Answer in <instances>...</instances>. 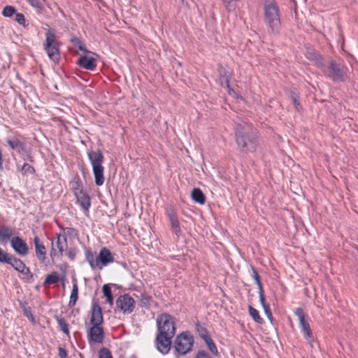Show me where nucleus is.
I'll return each mask as SVG.
<instances>
[{
	"mask_svg": "<svg viewBox=\"0 0 358 358\" xmlns=\"http://www.w3.org/2000/svg\"><path fill=\"white\" fill-rule=\"evenodd\" d=\"M235 141L238 149L245 153L255 152L259 146L257 129L247 122L238 123L234 127Z\"/></svg>",
	"mask_w": 358,
	"mask_h": 358,
	"instance_id": "obj_1",
	"label": "nucleus"
},
{
	"mask_svg": "<svg viewBox=\"0 0 358 358\" xmlns=\"http://www.w3.org/2000/svg\"><path fill=\"white\" fill-rule=\"evenodd\" d=\"M264 23L268 34L279 35L282 28L279 7L275 0H265L263 4Z\"/></svg>",
	"mask_w": 358,
	"mask_h": 358,
	"instance_id": "obj_2",
	"label": "nucleus"
},
{
	"mask_svg": "<svg viewBox=\"0 0 358 358\" xmlns=\"http://www.w3.org/2000/svg\"><path fill=\"white\" fill-rule=\"evenodd\" d=\"M85 256L86 261L89 263L92 270L96 268L101 270L108 264L114 262L112 253L106 248H101L99 255H96L90 249H86Z\"/></svg>",
	"mask_w": 358,
	"mask_h": 358,
	"instance_id": "obj_3",
	"label": "nucleus"
},
{
	"mask_svg": "<svg viewBox=\"0 0 358 358\" xmlns=\"http://www.w3.org/2000/svg\"><path fill=\"white\" fill-rule=\"evenodd\" d=\"M88 159L92 167L94 182L96 186H102L105 181L103 163L104 157L101 150L87 152Z\"/></svg>",
	"mask_w": 358,
	"mask_h": 358,
	"instance_id": "obj_4",
	"label": "nucleus"
},
{
	"mask_svg": "<svg viewBox=\"0 0 358 358\" xmlns=\"http://www.w3.org/2000/svg\"><path fill=\"white\" fill-rule=\"evenodd\" d=\"M319 66L324 76L333 82H344L348 77L347 68L344 65L337 63L335 60H331L327 65L320 62Z\"/></svg>",
	"mask_w": 358,
	"mask_h": 358,
	"instance_id": "obj_5",
	"label": "nucleus"
},
{
	"mask_svg": "<svg viewBox=\"0 0 358 358\" xmlns=\"http://www.w3.org/2000/svg\"><path fill=\"white\" fill-rule=\"evenodd\" d=\"M44 50L49 59L56 64L60 60L59 43L56 39L55 31L49 29L45 32V40L43 45Z\"/></svg>",
	"mask_w": 358,
	"mask_h": 358,
	"instance_id": "obj_6",
	"label": "nucleus"
},
{
	"mask_svg": "<svg viewBox=\"0 0 358 358\" xmlns=\"http://www.w3.org/2000/svg\"><path fill=\"white\" fill-rule=\"evenodd\" d=\"M157 334L174 336L176 334L175 322L172 316L168 313H162L157 318Z\"/></svg>",
	"mask_w": 358,
	"mask_h": 358,
	"instance_id": "obj_7",
	"label": "nucleus"
},
{
	"mask_svg": "<svg viewBox=\"0 0 358 358\" xmlns=\"http://www.w3.org/2000/svg\"><path fill=\"white\" fill-rule=\"evenodd\" d=\"M193 343V336L187 331L182 332L176 336L174 348L178 354L185 355L192 350Z\"/></svg>",
	"mask_w": 358,
	"mask_h": 358,
	"instance_id": "obj_8",
	"label": "nucleus"
},
{
	"mask_svg": "<svg viewBox=\"0 0 358 358\" xmlns=\"http://www.w3.org/2000/svg\"><path fill=\"white\" fill-rule=\"evenodd\" d=\"M294 314L298 317L299 325L301 329V332L303 335L304 338L313 348V344L314 343V337L310 324L306 320V314L303 308L300 307L296 308V310H294Z\"/></svg>",
	"mask_w": 358,
	"mask_h": 358,
	"instance_id": "obj_9",
	"label": "nucleus"
},
{
	"mask_svg": "<svg viewBox=\"0 0 358 358\" xmlns=\"http://www.w3.org/2000/svg\"><path fill=\"white\" fill-rule=\"evenodd\" d=\"M8 264L10 265L16 271L24 275L23 279L30 281L33 278V273L31 270L20 259L12 256Z\"/></svg>",
	"mask_w": 358,
	"mask_h": 358,
	"instance_id": "obj_10",
	"label": "nucleus"
},
{
	"mask_svg": "<svg viewBox=\"0 0 358 358\" xmlns=\"http://www.w3.org/2000/svg\"><path fill=\"white\" fill-rule=\"evenodd\" d=\"M134 299L127 294L120 295L116 301V306L124 314L131 313L135 308Z\"/></svg>",
	"mask_w": 358,
	"mask_h": 358,
	"instance_id": "obj_11",
	"label": "nucleus"
},
{
	"mask_svg": "<svg viewBox=\"0 0 358 358\" xmlns=\"http://www.w3.org/2000/svg\"><path fill=\"white\" fill-rule=\"evenodd\" d=\"M87 338L89 343L101 344L105 338L104 329L102 325L92 324L87 331Z\"/></svg>",
	"mask_w": 358,
	"mask_h": 358,
	"instance_id": "obj_12",
	"label": "nucleus"
},
{
	"mask_svg": "<svg viewBox=\"0 0 358 358\" xmlns=\"http://www.w3.org/2000/svg\"><path fill=\"white\" fill-rule=\"evenodd\" d=\"M74 195L83 211L85 213H88L91 207V197L88 193L84 189H78V187L74 189Z\"/></svg>",
	"mask_w": 358,
	"mask_h": 358,
	"instance_id": "obj_13",
	"label": "nucleus"
},
{
	"mask_svg": "<svg viewBox=\"0 0 358 358\" xmlns=\"http://www.w3.org/2000/svg\"><path fill=\"white\" fill-rule=\"evenodd\" d=\"M173 336L157 334L155 338L156 348L163 355L169 352L171 347V339Z\"/></svg>",
	"mask_w": 358,
	"mask_h": 358,
	"instance_id": "obj_14",
	"label": "nucleus"
},
{
	"mask_svg": "<svg viewBox=\"0 0 358 358\" xmlns=\"http://www.w3.org/2000/svg\"><path fill=\"white\" fill-rule=\"evenodd\" d=\"M10 245L13 250L22 257L26 256L29 252L27 243L20 236H14L10 240Z\"/></svg>",
	"mask_w": 358,
	"mask_h": 358,
	"instance_id": "obj_15",
	"label": "nucleus"
},
{
	"mask_svg": "<svg viewBox=\"0 0 358 358\" xmlns=\"http://www.w3.org/2000/svg\"><path fill=\"white\" fill-rule=\"evenodd\" d=\"M217 71L219 73L221 85L226 87L229 90V92H234L229 85V80L231 78L232 72L229 71L227 67L222 66V64L218 65Z\"/></svg>",
	"mask_w": 358,
	"mask_h": 358,
	"instance_id": "obj_16",
	"label": "nucleus"
},
{
	"mask_svg": "<svg viewBox=\"0 0 358 358\" xmlns=\"http://www.w3.org/2000/svg\"><path fill=\"white\" fill-rule=\"evenodd\" d=\"M103 322L101 308L98 302H94L92 307L90 323L92 324L102 325Z\"/></svg>",
	"mask_w": 358,
	"mask_h": 358,
	"instance_id": "obj_17",
	"label": "nucleus"
},
{
	"mask_svg": "<svg viewBox=\"0 0 358 358\" xmlns=\"http://www.w3.org/2000/svg\"><path fill=\"white\" fill-rule=\"evenodd\" d=\"M168 217L169 218L171 224V229L172 232L177 236L179 237L181 234V230L180 227L179 221L178 220L176 213L173 209H170L168 211Z\"/></svg>",
	"mask_w": 358,
	"mask_h": 358,
	"instance_id": "obj_18",
	"label": "nucleus"
},
{
	"mask_svg": "<svg viewBox=\"0 0 358 358\" xmlns=\"http://www.w3.org/2000/svg\"><path fill=\"white\" fill-rule=\"evenodd\" d=\"M33 241L35 246L36 255L39 261L43 262L46 259L45 247L41 243L38 236H35Z\"/></svg>",
	"mask_w": 358,
	"mask_h": 358,
	"instance_id": "obj_19",
	"label": "nucleus"
},
{
	"mask_svg": "<svg viewBox=\"0 0 358 358\" xmlns=\"http://www.w3.org/2000/svg\"><path fill=\"white\" fill-rule=\"evenodd\" d=\"M77 64L80 67L90 71L94 70L96 66V59L85 55L80 57Z\"/></svg>",
	"mask_w": 358,
	"mask_h": 358,
	"instance_id": "obj_20",
	"label": "nucleus"
},
{
	"mask_svg": "<svg viewBox=\"0 0 358 358\" xmlns=\"http://www.w3.org/2000/svg\"><path fill=\"white\" fill-rule=\"evenodd\" d=\"M6 143L12 150H15L19 154L25 151L24 143L20 141L17 137L6 139Z\"/></svg>",
	"mask_w": 358,
	"mask_h": 358,
	"instance_id": "obj_21",
	"label": "nucleus"
},
{
	"mask_svg": "<svg viewBox=\"0 0 358 358\" xmlns=\"http://www.w3.org/2000/svg\"><path fill=\"white\" fill-rule=\"evenodd\" d=\"M191 197L192 200L199 204H204L206 196L203 192L199 188H194L192 191Z\"/></svg>",
	"mask_w": 358,
	"mask_h": 358,
	"instance_id": "obj_22",
	"label": "nucleus"
},
{
	"mask_svg": "<svg viewBox=\"0 0 358 358\" xmlns=\"http://www.w3.org/2000/svg\"><path fill=\"white\" fill-rule=\"evenodd\" d=\"M13 234V230L7 225H2L0 228V241L10 239Z\"/></svg>",
	"mask_w": 358,
	"mask_h": 358,
	"instance_id": "obj_23",
	"label": "nucleus"
},
{
	"mask_svg": "<svg viewBox=\"0 0 358 358\" xmlns=\"http://www.w3.org/2000/svg\"><path fill=\"white\" fill-rule=\"evenodd\" d=\"M56 246L59 250V255H62L65 248L67 246V239L65 235L58 234L57 236Z\"/></svg>",
	"mask_w": 358,
	"mask_h": 358,
	"instance_id": "obj_24",
	"label": "nucleus"
},
{
	"mask_svg": "<svg viewBox=\"0 0 358 358\" xmlns=\"http://www.w3.org/2000/svg\"><path fill=\"white\" fill-rule=\"evenodd\" d=\"M78 298V287L76 282L73 284L72 290L70 296V299L69 301V306L70 308L73 307Z\"/></svg>",
	"mask_w": 358,
	"mask_h": 358,
	"instance_id": "obj_25",
	"label": "nucleus"
},
{
	"mask_svg": "<svg viewBox=\"0 0 358 358\" xmlns=\"http://www.w3.org/2000/svg\"><path fill=\"white\" fill-rule=\"evenodd\" d=\"M56 321L57 322V324L60 329V330L65 334L66 335L69 336L70 334L68 324L66 323L65 319L61 316H56L55 317Z\"/></svg>",
	"mask_w": 358,
	"mask_h": 358,
	"instance_id": "obj_26",
	"label": "nucleus"
},
{
	"mask_svg": "<svg viewBox=\"0 0 358 358\" xmlns=\"http://www.w3.org/2000/svg\"><path fill=\"white\" fill-rule=\"evenodd\" d=\"M151 301H152L151 296L148 295L146 293H142L140 296L139 306L141 308H149V306L150 305Z\"/></svg>",
	"mask_w": 358,
	"mask_h": 358,
	"instance_id": "obj_27",
	"label": "nucleus"
},
{
	"mask_svg": "<svg viewBox=\"0 0 358 358\" xmlns=\"http://www.w3.org/2000/svg\"><path fill=\"white\" fill-rule=\"evenodd\" d=\"M103 294L106 297L107 302L113 306V297L111 292V288L110 284H105L103 286Z\"/></svg>",
	"mask_w": 358,
	"mask_h": 358,
	"instance_id": "obj_28",
	"label": "nucleus"
},
{
	"mask_svg": "<svg viewBox=\"0 0 358 358\" xmlns=\"http://www.w3.org/2000/svg\"><path fill=\"white\" fill-rule=\"evenodd\" d=\"M248 310L250 315L252 317L255 322L260 324L264 323V320L260 317L259 311L257 309L250 306L248 307Z\"/></svg>",
	"mask_w": 358,
	"mask_h": 358,
	"instance_id": "obj_29",
	"label": "nucleus"
},
{
	"mask_svg": "<svg viewBox=\"0 0 358 358\" xmlns=\"http://www.w3.org/2000/svg\"><path fill=\"white\" fill-rule=\"evenodd\" d=\"M71 42L74 46L77 47L80 50L85 53H92V52L86 49L85 43L80 38L77 37H73L71 39Z\"/></svg>",
	"mask_w": 358,
	"mask_h": 358,
	"instance_id": "obj_30",
	"label": "nucleus"
},
{
	"mask_svg": "<svg viewBox=\"0 0 358 358\" xmlns=\"http://www.w3.org/2000/svg\"><path fill=\"white\" fill-rule=\"evenodd\" d=\"M17 10L13 6H6L2 10V15L5 17H10L15 13H16Z\"/></svg>",
	"mask_w": 358,
	"mask_h": 358,
	"instance_id": "obj_31",
	"label": "nucleus"
},
{
	"mask_svg": "<svg viewBox=\"0 0 358 358\" xmlns=\"http://www.w3.org/2000/svg\"><path fill=\"white\" fill-rule=\"evenodd\" d=\"M20 171L23 176L32 175L35 173L34 168L27 163H24L22 166Z\"/></svg>",
	"mask_w": 358,
	"mask_h": 358,
	"instance_id": "obj_32",
	"label": "nucleus"
},
{
	"mask_svg": "<svg viewBox=\"0 0 358 358\" xmlns=\"http://www.w3.org/2000/svg\"><path fill=\"white\" fill-rule=\"evenodd\" d=\"M59 282V277L56 273H52L50 275H48L45 281H44V285H50V284H55Z\"/></svg>",
	"mask_w": 358,
	"mask_h": 358,
	"instance_id": "obj_33",
	"label": "nucleus"
},
{
	"mask_svg": "<svg viewBox=\"0 0 358 358\" xmlns=\"http://www.w3.org/2000/svg\"><path fill=\"white\" fill-rule=\"evenodd\" d=\"M12 256V255L8 253L0 248V263L8 264Z\"/></svg>",
	"mask_w": 358,
	"mask_h": 358,
	"instance_id": "obj_34",
	"label": "nucleus"
},
{
	"mask_svg": "<svg viewBox=\"0 0 358 358\" xmlns=\"http://www.w3.org/2000/svg\"><path fill=\"white\" fill-rule=\"evenodd\" d=\"M251 270H252V277L255 280V281L258 287V289L262 288V285L261 283L260 276H259L257 269L253 266H252Z\"/></svg>",
	"mask_w": 358,
	"mask_h": 358,
	"instance_id": "obj_35",
	"label": "nucleus"
},
{
	"mask_svg": "<svg viewBox=\"0 0 358 358\" xmlns=\"http://www.w3.org/2000/svg\"><path fill=\"white\" fill-rule=\"evenodd\" d=\"M196 329L201 338H203L209 334L207 329L201 325L199 322H196Z\"/></svg>",
	"mask_w": 358,
	"mask_h": 358,
	"instance_id": "obj_36",
	"label": "nucleus"
},
{
	"mask_svg": "<svg viewBox=\"0 0 358 358\" xmlns=\"http://www.w3.org/2000/svg\"><path fill=\"white\" fill-rule=\"evenodd\" d=\"M225 8L228 12H232L236 8V0H222Z\"/></svg>",
	"mask_w": 358,
	"mask_h": 358,
	"instance_id": "obj_37",
	"label": "nucleus"
},
{
	"mask_svg": "<svg viewBox=\"0 0 358 358\" xmlns=\"http://www.w3.org/2000/svg\"><path fill=\"white\" fill-rule=\"evenodd\" d=\"M99 358H113V357L108 348H102L99 352Z\"/></svg>",
	"mask_w": 358,
	"mask_h": 358,
	"instance_id": "obj_38",
	"label": "nucleus"
},
{
	"mask_svg": "<svg viewBox=\"0 0 358 358\" xmlns=\"http://www.w3.org/2000/svg\"><path fill=\"white\" fill-rule=\"evenodd\" d=\"M15 20L20 25L26 27V20L24 14L16 12Z\"/></svg>",
	"mask_w": 358,
	"mask_h": 358,
	"instance_id": "obj_39",
	"label": "nucleus"
},
{
	"mask_svg": "<svg viewBox=\"0 0 358 358\" xmlns=\"http://www.w3.org/2000/svg\"><path fill=\"white\" fill-rule=\"evenodd\" d=\"M77 253H78L77 248H71L68 250L66 255L70 260L73 261L76 259Z\"/></svg>",
	"mask_w": 358,
	"mask_h": 358,
	"instance_id": "obj_40",
	"label": "nucleus"
},
{
	"mask_svg": "<svg viewBox=\"0 0 358 358\" xmlns=\"http://www.w3.org/2000/svg\"><path fill=\"white\" fill-rule=\"evenodd\" d=\"M209 350L215 356L218 355V351L215 343L213 340L209 341L207 344Z\"/></svg>",
	"mask_w": 358,
	"mask_h": 358,
	"instance_id": "obj_41",
	"label": "nucleus"
},
{
	"mask_svg": "<svg viewBox=\"0 0 358 358\" xmlns=\"http://www.w3.org/2000/svg\"><path fill=\"white\" fill-rule=\"evenodd\" d=\"M291 98H292V100L293 101V103L295 106L296 109L297 110H299V108L301 106H300V103H299V97H298L297 94L296 93H294V92H292Z\"/></svg>",
	"mask_w": 358,
	"mask_h": 358,
	"instance_id": "obj_42",
	"label": "nucleus"
},
{
	"mask_svg": "<svg viewBox=\"0 0 358 358\" xmlns=\"http://www.w3.org/2000/svg\"><path fill=\"white\" fill-rule=\"evenodd\" d=\"M258 289H259L258 293H259V301L263 308L266 306H268V304L266 303V300H265L264 295L263 287L259 288Z\"/></svg>",
	"mask_w": 358,
	"mask_h": 358,
	"instance_id": "obj_43",
	"label": "nucleus"
},
{
	"mask_svg": "<svg viewBox=\"0 0 358 358\" xmlns=\"http://www.w3.org/2000/svg\"><path fill=\"white\" fill-rule=\"evenodd\" d=\"M26 1L33 8H42L41 3L39 2L38 0H26Z\"/></svg>",
	"mask_w": 358,
	"mask_h": 358,
	"instance_id": "obj_44",
	"label": "nucleus"
},
{
	"mask_svg": "<svg viewBox=\"0 0 358 358\" xmlns=\"http://www.w3.org/2000/svg\"><path fill=\"white\" fill-rule=\"evenodd\" d=\"M263 309H264V313H265L266 317H268V319L271 322H272L273 321V315H272V312L270 309L269 305L263 307Z\"/></svg>",
	"mask_w": 358,
	"mask_h": 358,
	"instance_id": "obj_45",
	"label": "nucleus"
},
{
	"mask_svg": "<svg viewBox=\"0 0 358 358\" xmlns=\"http://www.w3.org/2000/svg\"><path fill=\"white\" fill-rule=\"evenodd\" d=\"M58 356L59 358H66L68 356V352L66 350L59 346L58 348Z\"/></svg>",
	"mask_w": 358,
	"mask_h": 358,
	"instance_id": "obj_46",
	"label": "nucleus"
},
{
	"mask_svg": "<svg viewBox=\"0 0 358 358\" xmlns=\"http://www.w3.org/2000/svg\"><path fill=\"white\" fill-rule=\"evenodd\" d=\"M194 358H210L209 355L204 350H199L195 355Z\"/></svg>",
	"mask_w": 358,
	"mask_h": 358,
	"instance_id": "obj_47",
	"label": "nucleus"
},
{
	"mask_svg": "<svg viewBox=\"0 0 358 358\" xmlns=\"http://www.w3.org/2000/svg\"><path fill=\"white\" fill-rule=\"evenodd\" d=\"M59 227L62 229V230H66L67 231V234L69 235H71L74 232H76V230L74 229V228H70V227H67L66 229L62 227L61 226H59Z\"/></svg>",
	"mask_w": 358,
	"mask_h": 358,
	"instance_id": "obj_48",
	"label": "nucleus"
},
{
	"mask_svg": "<svg viewBox=\"0 0 358 358\" xmlns=\"http://www.w3.org/2000/svg\"><path fill=\"white\" fill-rule=\"evenodd\" d=\"M201 338L205 341L206 344L213 340L209 334Z\"/></svg>",
	"mask_w": 358,
	"mask_h": 358,
	"instance_id": "obj_49",
	"label": "nucleus"
},
{
	"mask_svg": "<svg viewBox=\"0 0 358 358\" xmlns=\"http://www.w3.org/2000/svg\"><path fill=\"white\" fill-rule=\"evenodd\" d=\"M25 313L29 320H31V322L34 321V317H33V315L31 313H29V314H28L27 312L26 311Z\"/></svg>",
	"mask_w": 358,
	"mask_h": 358,
	"instance_id": "obj_50",
	"label": "nucleus"
},
{
	"mask_svg": "<svg viewBox=\"0 0 358 358\" xmlns=\"http://www.w3.org/2000/svg\"><path fill=\"white\" fill-rule=\"evenodd\" d=\"M78 189H83L81 188V183L80 182H76L75 183V186L73 187V189L74 190L75 188H78Z\"/></svg>",
	"mask_w": 358,
	"mask_h": 358,
	"instance_id": "obj_51",
	"label": "nucleus"
},
{
	"mask_svg": "<svg viewBox=\"0 0 358 358\" xmlns=\"http://www.w3.org/2000/svg\"><path fill=\"white\" fill-rule=\"evenodd\" d=\"M27 159L31 162H34V157L31 156L30 154H28L27 155Z\"/></svg>",
	"mask_w": 358,
	"mask_h": 358,
	"instance_id": "obj_52",
	"label": "nucleus"
},
{
	"mask_svg": "<svg viewBox=\"0 0 358 358\" xmlns=\"http://www.w3.org/2000/svg\"><path fill=\"white\" fill-rule=\"evenodd\" d=\"M2 164H3L2 151H1V149L0 148V168L2 166Z\"/></svg>",
	"mask_w": 358,
	"mask_h": 358,
	"instance_id": "obj_53",
	"label": "nucleus"
},
{
	"mask_svg": "<svg viewBox=\"0 0 358 358\" xmlns=\"http://www.w3.org/2000/svg\"><path fill=\"white\" fill-rule=\"evenodd\" d=\"M55 253H56V251H55V248H52V250H51V252H50L51 257H52L53 255H55Z\"/></svg>",
	"mask_w": 358,
	"mask_h": 358,
	"instance_id": "obj_54",
	"label": "nucleus"
},
{
	"mask_svg": "<svg viewBox=\"0 0 358 358\" xmlns=\"http://www.w3.org/2000/svg\"><path fill=\"white\" fill-rule=\"evenodd\" d=\"M119 358H124V357H119Z\"/></svg>",
	"mask_w": 358,
	"mask_h": 358,
	"instance_id": "obj_55",
	"label": "nucleus"
}]
</instances>
